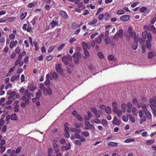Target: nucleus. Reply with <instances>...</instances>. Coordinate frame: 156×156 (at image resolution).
I'll return each mask as SVG.
<instances>
[{
  "instance_id": "obj_41",
  "label": "nucleus",
  "mask_w": 156,
  "mask_h": 156,
  "mask_svg": "<svg viewBox=\"0 0 156 156\" xmlns=\"http://www.w3.org/2000/svg\"><path fill=\"white\" fill-rule=\"evenodd\" d=\"M67 59L69 61H71L72 60V58L71 55H70L69 54H67L66 56Z\"/></svg>"
},
{
  "instance_id": "obj_62",
  "label": "nucleus",
  "mask_w": 156,
  "mask_h": 156,
  "mask_svg": "<svg viewBox=\"0 0 156 156\" xmlns=\"http://www.w3.org/2000/svg\"><path fill=\"white\" fill-rule=\"evenodd\" d=\"M141 107H142L143 109L145 110H146V111L147 110V107L146 105L145 104L142 103Z\"/></svg>"
},
{
  "instance_id": "obj_11",
  "label": "nucleus",
  "mask_w": 156,
  "mask_h": 156,
  "mask_svg": "<svg viewBox=\"0 0 156 156\" xmlns=\"http://www.w3.org/2000/svg\"><path fill=\"white\" fill-rule=\"evenodd\" d=\"M104 35L103 34H101L98 36V37L95 38L96 42L98 44H100L102 42L101 38L103 37Z\"/></svg>"
},
{
  "instance_id": "obj_19",
  "label": "nucleus",
  "mask_w": 156,
  "mask_h": 156,
  "mask_svg": "<svg viewBox=\"0 0 156 156\" xmlns=\"http://www.w3.org/2000/svg\"><path fill=\"white\" fill-rule=\"evenodd\" d=\"M42 92L41 91L39 90L36 93V98L37 100H39L41 96Z\"/></svg>"
},
{
  "instance_id": "obj_4",
  "label": "nucleus",
  "mask_w": 156,
  "mask_h": 156,
  "mask_svg": "<svg viewBox=\"0 0 156 156\" xmlns=\"http://www.w3.org/2000/svg\"><path fill=\"white\" fill-rule=\"evenodd\" d=\"M123 30L122 29H120L118 32L114 35V39L115 40H118L119 38H122L123 37Z\"/></svg>"
},
{
  "instance_id": "obj_57",
  "label": "nucleus",
  "mask_w": 156,
  "mask_h": 156,
  "mask_svg": "<svg viewBox=\"0 0 156 156\" xmlns=\"http://www.w3.org/2000/svg\"><path fill=\"white\" fill-rule=\"evenodd\" d=\"M5 41V37H1L0 39V42L1 43H4Z\"/></svg>"
},
{
  "instance_id": "obj_46",
  "label": "nucleus",
  "mask_w": 156,
  "mask_h": 156,
  "mask_svg": "<svg viewBox=\"0 0 156 156\" xmlns=\"http://www.w3.org/2000/svg\"><path fill=\"white\" fill-rule=\"evenodd\" d=\"M77 119L79 120L80 122H82L83 119L82 116L80 115H77L76 116Z\"/></svg>"
},
{
  "instance_id": "obj_45",
  "label": "nucleus",
  "mask_w": 156,
  "mask_h": 156,
  "mask_svg": "<svg viewBox=\"0 0 156 156\" xmlns=\"http://www.w3.org/2000/svg\"><path fill=\"white\" fill-rule=\"evenodd\" d=\"M67 125L68 123H65V124H64V131L65 132H68V131L69 129V128L68 127L66 126H67Z\"/></svg>"
},
{
  "instance_id": "obj_33",
  "label": "nucleus",
  "mask_w": 156,
  "mask_h": 156,
  "mask_svg": "<svg viewBox=\"0 0 156 156\" xmlns=\"http://www.w3.org/2000/svg\"><path fill=\"white\" fill-rule=\"evenodd\" d=\"M97 22V20L96 19H94L92 20L88 23L89 25L95 24Z\"/></svg>"
},
{
  "instance_id": "obj_13",
  "label": "nucleus",
  "mask_w": 156,
  "mask_h": 156,
  "mask_svg": "<svg viewBox=\"0 0 156 156\" xmlns=\"http://www.w3.org/2000/svg\"><path fill=\"white\" fill-rule=\"evenodd\" d=\"M142 36L143 37L144 39H146L147 38V39H148V37L149 36V35H151V36H152L151 34L150 33H147V32H143L142 33Z\"/></svg>"
},
{
  "instance_id": "obj_20",
  "label": "nucleus",
  "mask_w": 156,
  "mask_h": 156,
  "mask_svg": "<svg viewBox=\"0 0 156 156\" xmlns=\"http://www.w3.org/2000/svg\"><path fill=\"white\" fill-rule=\"evenodd\" d=\"M67 58L66 56H64L62 58V61L64 62L65 65H67L69 63V62L66 60Z\"/></svg>"
},
{
  "instance_id": "obj_52",
  "label": "nucleus",
  "mask_w": 156,
  "mask_h": 156,
  "mask_svg": "<svg viewBox=\"0 0 156 156\" xmlns=\"http://www.w3.org/2000/svg\"><path fill=\"white\" fill-rule=\"evenodd\" d=\"M130 115V118L129 119H130L131 122H133L134 123L135 122V119L134 117L133 116H131L130 115Z\"/></svg>"
},
{
  "instance_id": "obj_21",
  "label": "nucleus",
  "mask_w": 156,
  "mask_h": 156,
  "mask_svg": "<svg viewBox=\"0 0 156 156\" xmlns=\"http://www.w3.org/2000/svg\"><path fill=\"white\" fill-rule=\"evenodd\" d=\"M52 76L54 80H56L58 79V74L56 73L55 72H53L52 73Z\"/></svg>"
},
{
  "instance_id": "obj_42",
  "label": "nucleus",
  "mask_w": 156,
  "mask_h": 156,
  "mask_svg": "<svg viewBox=\"0 0 156 156\" xmlns=\"http://www.w3.org/2000/svg\"><path fill=\"white\" fill-rule=\"evenodd\" d=\"M65 43H63L61 44L59 46L58 48V51H60L62 48H63L65 46Z\"/></svg>"
},
{
  "instance_id": "obj_51",
  "label": "nucleus",
  "mask_w": 156,
  "mask_h": 156,
  "mask_svg": "<svg viewBox=\"0 0 156 156\" xmlns=\"http://www.w3.org/2000/svg\"><path fill=\"white\" fill-rule=\"evenodd\" d=\"M147 9L145 6H143L140 9V11L141 12H143Z\"/></svg>"
},
{
  "instance_id": "obj_54",
  "label": "nucleus",
  "mask_w": 156,
  "mask_h": 156,
  "mask_svg": "<svg viewBox=\"0 0 156 156\" xmlns=\"http://www.w3.org/2000/svg\"><path fill=\"white\" fill-rule=\"evenodd\" d=\"M122 119L125 122H127L128 119V118L126 115H123L122 117Z\"/></svg>"
},
{
  "instance_id": "obj_47",
  "label": "nucleus",
  "mask_w": 156,
  "mask_h": 156,
  "mask_svg": "<svg viewBox=\"0 0 156 156\" xmlns=\"http://www.w3.org/2000/svg\"><path fill=\"white\" fill-rule=\"evenodd\" d=\"M75 144L78 146H80L81 145L82 143L80 140H77L75 141Z\"/></svg>"
},
{
  "instance_id": "obj_36",
  "label": "nucleus",
  "mask_w": 156,
  "mask_h": 156,
  "mask_svg": "<svg viewBox=\"0 0 156 156\" xmlns=\"http://www.w3.org/2000/svg\"><path fill=\"white\" fill-rule=\"evenodd\" d=\"M88 117L85 118L87 120H89L92 117V114L91 113L90 111H88L87 112Z\"/></svg>"
},
{
  "instance_id": "obj_58",
  "label": "nucleus",
  "mask_w": 156,
  "mask_h": 156,
  "mask_svg": "<svg viewBox=\"0 0 156 156\" xmlns=\"http://www.w3.org/2000/svg\"><path fill=\"white\" fill-rule=\"evenodd\" d=\"M48 89L46 87H44L43 88V92L44 95L47 94Z\"/></svg>"
},
{
  "instance_id": "obj_34",
  "label": "nucleus",
  "mask_w": 156,
  "mask_h": 156,
  "mask_svg": "<svg viewBox=\"0 0 156 156\" xmlns=\"http://www.w3.org/2000/svg\"><path fill=\"white\" fill-rule=\"evenodd\" d=\"M121 107L122 108V112L124 113L125 112L126 108V105L125 103H123L121 105Z\"/></svg>"
},
{
  "instance_id": "obj_8",
  "label": "nucleus",
  "mask_w": 156,
  "mask_h": 156,
  "mask_svg": "<svg viewBox=\"0 0 156 156\" xmlns=\"http://www.w3.org/2000/svg\"><path fill=\"white\" fill-rule=\"evenodd\" d=\"M82 46L84 49H90V44H87L83 41L82 42Z\"/></svg>"
},
{
  "instance_id": "obj_40",
  "label": "nucleus",
  "mask_w": 156,
  "mask_h": 156,
  "mask_svg": "<svg viewBox=\"0 0 156 156\" xmlns=\"http://www.w3.org/2000/svg\"><path fill=\"white\" fill-rule=\"evenodd\" d=\"M71 148V145L70 143L67 144L65 146V149L66 150L68 151Z\"/></svg>"
},
{
  "instance_id": "obj_25",
  "label": "nucleus",
  "mask_w": 156,
  "mask_h": 156,
  "mask_svg": "<svg viewBox=\"0 0 156 156\" xmlns=\"http://www.w3.org/2000/svg\"><path fill=\"white\" fill-rule=\"evenodd\" d=\"M27 15V12H25L23 13H22L20 15V19L21 20H23L26 16Z\"/></svg>"
},
{
  "instance_id": "obj_14",
  "label": "nucleus",
  "mask_w": 156,
  "mask_h": 156,
  "mask_svg": "<svg viewBox=\"0 0 156 156\" xmlns=\"http://www.w3.org/2000/svg\"><path fill=\"white\" fill-rule=\"evenodd\" d=\"M50 25L51 26L52 28H53L55 26L58 25V22L57 21L52 20L50 23Z\"/></svg>"
},
{
  "instance_id": "obj_56",
  "label": "nucleus",
  "mask_w": 156,
  "mask_h": 156,
  "mask_svg": "<svg viewBox=\"0 0 156 156\" xmlns=\"http://www.w3.org/2000/svg\"><path fill=\"white\" fill-rule=\"evenodd\" d=\"M132 102L133 105H136L138 103V101L136 98H133L132 100Z\"/></svg>"
},
{
  "instance_id": "obj_10",
  "label": "nucleus",
  "mask_w": 156,
  "mask_h": 156,
  "mask_svg": "<svg viewBox=\"0 0 156 156\" xmlns=\"http://www.w3.org/2000/svg\"><path fill=\"white\" fill-rule=\"evenodd\" d=\"M18 43V41L17 40L15 41H12L10 44L9 47L11 48H13L14 47L16 46Z\"/></svg>"
},
{
  "instance_id": "obj_7",
  "label": "nucleus",
  "mask_w": 156,
  "mask_h": 156,
  "mask_svg": "<svg viewBox=\"0 0 156 156\" xmlns=\"http://www.w3.org/2000/svg\"><path fill=\"white\" fill-rule=\"evenodd\" d=\"M148 37V39H147L146 41V45L147 48L149 49H150L151 48V42L152 41V36L149 35Z\"/></svg>"
},
{
  "instance_id": "obj_38",
  "label": "nucleus",
  "mask_w": 156,
  "mask_h": 156,
  "mask_svg": "<svg viewBox=\"0 0 156 156\" xmlns=\"http://www.w3.org/2000/svg\"><path fill=\"white\" fill-rule=\"evenodd\" d=\"M57 72L61 75H62L63 73V70L61 68L56 69Z\"/></svg>"
},
{
  "instance_id": "obj_6",
  "label": "nucleus",
  "mask_w": 156,
  "mask_h": 156,
  "mask_svg": "<svg viewBox=\"0 0 156 156\" xmlns=\"http://www.w3.org/2000/svg\"><path fill=\"white\" fill-rule=\"evenodd\" d=\"M84 124L86 126L85 129H86L88 130L90 129L91 130H94L95 129V128L94 125L92 124H90V122L89 121H85Z\"/></svg>"
},
{
  "instance_id": "obj_28",
  "label": "nucleus",
  "mask_w": 156,
  "mask_h": 156,
  "mask_svg": "<svg viewBox=\"0 0 156 156\" xmlns=\"http://www.w3.org/2000/svg\"><path fill=\"white\" fill-rule=\"evenodd\" d=\"M0 148L1 149V150L0 151L1 153H3L5 150V147L3 146L1 144H0Z\"/></svg>"
},
{
  "instance_id": "obj_43",
  "label": "nucleus",
  "mask_w": 156,
  "mask_h": 156,
  "mask_svg": "<svg viewBox=\"0 0 156 156\" xmlns=\"http://www.w3.org/2000/svg\"><path fill=\"white\" fill-rule=\"evenodd\" d=\"M101 122L103 126H106L108 124L107 121L105 119H102Z\"/></svg>"
},
{
  "instance_id": "obj_17",
  "label": "nucleus",
  "mask_w": 156,
  "mask_h": 156,
  "mask_svg": "<svg viewBox=\"0 0 156 156\" xmlns=\"http://www.w3.org/2000/svg\"><path fill=\"white\" fill-rule=\"evenodd\" d=\"M20 75L18 74L17 75L13 76L10 79V81L12 82H14L15 80H17L19 78Z\"/></svg>"
},
{
  "instance_id": "obj_15",
  "label": "nucleus",
  "mask_w": 156,
  "mask_h": 156,
  "mask_svg": "<svg viewBox=\"0 0 156 156\" xmlns=\"http://www.w3.org/2000/svg\"><path fill=\"white\" fill-rule=\"evenodd\" d=\"M112 123L114 125H119L120 124V122L119 120H118L116 117H115L113 120Z\"/></svg>"
},
{
  "instance_id": "obj_5",
  "label": "nucleus",
  "mask_w": 156,
  "mask_h": 156,
  "mask_svg": "<svg viewBox=\"0 0 156 156\" xmlns=\"http://www.w3.org/2000/svg\"><path fill=\"white\" fill-rule=\"evenodd\" d=\"M28 24H24L22 28L24 30H26L28 32L30 33L32 30V28L30 26V24L27 21Z\"/></svg>"
},
{
  "instance_id": "obj_29",
  "label": "nucleus",
  "mask_w": 156,
  "mask_h": 156,
  "mask_svg": "<svg viewBox=\"0 0 156 156\" xmlns=\"http://www.w3.org/2000/svg\"><path fill=\"white\" fill-rule=\"evenodd\" d=\"M118 145L117 143H116L113 142H110L108 144V146H117Z\"/></svg>"
},
{
  "instance_id": "obj_9",
  "label": "nucleus",
  "mask_w": 156,
  "mask_h": 156,
  "mask_svg": "<svg viewBox=\"0 0 156 156\" xmlns=\"http://www.w3.org/2000/svg\"><path fill=\"white\" fill-rule=\"evenodd\" d=\"M130 16L129 15H124L120 17L121 20L122 21H127L130 18Z\"/></svg>"
},
{
  "instance_id": "obj_18",
  "label": "nucleus",
  "mask_w": 156,
  "mask_h": 156,
  "mask_svg": "<svg viewBox=\"0 0 156 156\" xmlns=\"http://www.w3.org/2000/svg\"><path fill=\"white\" fill-rule=\"evenodd\" d=\"M145 114L146 116L148 119H151V115L149 111L146 110V111H145Z\"/></svg>"
},
{
  "instance_id": "obj_26",
  "label": "nucleus",
  "mask_w": 156,
  "mask_h": 156,
  "mask_svg": "<svg viewBox=\"0 0 156 156\" xmlns=\"http://www.w3.org/2000/svg\"><path fill=\"white\" fill-rule=\"evenodd\" d=\"M138 47V43L136 42H134L133 45L132 46L133 49L134 50H136L137 48Z\"/></svg>"
},
{
  "instance_id": "obj_49",
  "label": "nucleus",
  "mask_w": 156,
  "mask_h": 156,
  "mask_svg": "<svg viewBox=\"0 0 156 156\" xmlns=\"http://www.w3.org/2000/svg\"><path fill=\"white\" fill-rule=\"evenodd\" d=\"M9 39L10 40H13L15 38V35L14 34H11L9 36Z\"/></svg>"
},
{
  "instance_id": "obj_59",
  "label": "nucleus",
  "mask_w": 156,
  "mask_h": 156,
  "mask_svg": "<svg viewBox=\"0 0 156 156\" xmlns=\"http://www.w3.org/2000/svg\"><path fill=\"white\" fill-rule=\"evenodd\" d=\"M117 114L118 116L120 117L122 115V112L121 110H118V111L116 112V113Z\"/></svg>"
},
{
  "instance_id": "obj_24",
  "label": "nucleus",
  "mask_w": 156,
  "mask_h": 156,
  "mask_svg": "<svg viewBox=\"0 0 156 156\" xmlns=\"http://www.w3.org/2000/svg\"><path fill=\"white\" fill-rule=\"evenodd\" d=\"M71 27L73 30H76L77 28V24L75 22L72 23Z\"/></svg>"
},
{
  "instance_id": "obj_27",
  "label": "nucleus",
  "mask_w": 156,
  "mask_h": 156,
  "mask_svg": "<svg viewBox=\"0 0 156 156\" xmlns=\"http://www.w3.org/2000/svg\"><path fill=\"white\" fill-rule=\"evenodd\" d=\"M154 142V140H148L146 142V144L147 145H150L153 144Z\"/></svg>"
},
{
  "instance_id": "obj_32",
  "label": "nucleus",
  "mask_w": 156,
  "mask_h": 156,
  "mask_svg": "<svg viewBox=\"0 0 156 156\" xmlns=\"http://www.w3.org/2000/svg\"><path fill=\"white\" fill-rule=\"evenodd\" d=\"M83 52L86 57H88L89 56V53L87 49H83Z\"/></svg>"
},
{
  "instance_id": "obj_35",
  "label": "nucleus",
  "mask_w": 156,
  "mask_h": 156,
  "mask_svg": "<svg viewBox=\"0 0 156 156\" xmlns=\"http://www.w3.org/2000/svg\"><path fill=\"white\" fill-rule=\"evenodd\" d=\"M98 56L100 59H102L104 58L103 54L101 52H99L98 53Z\"/></svg>"
},
{
  "instance_id": "obj_22",
  "label": "nucleus",
  "mask_w": 156,
  "mask_h": 156,
  "mask_svg": "<svg viewBox=\"0 0 156 156\" xmlns=\"http://www.w3.org/2000/svg\"><path fill=\"white\" fill-rule=\"evenodd\" d=\"M10 119L12 120H17V118L16 114L14 113L12 114L11 116Z\"/></svg>"
},
{
  "instance_id": "obj_2",
  "label": "nucleus",
  "mask_w": 156,
  "mask_h": 156,
  "mask_svg": "<svg viewBox=\"0 0 156 156\" xmlns=\"http://www.w3.org/2000/svg\"><path fill=\"white\" fill-rule=\"evenodd\" d=\"M139 117H140L139 122L140 124H142L143 122L145 121L146 120V117L144 115L145 111L144 110H139L138 112Z\"/></svg>"
},
{
  "instance_id": "obj_1",
  "label": "nucleus",
  "mask_w": 156,
  "mask_h": 156,
  "mask_svg": "<svg viewBox=\"0 0 156 156\" xmlns=\"http://www.w3.org/2000/svg\"><path fill=\"white\" fill-rule=\"evenodd\" d=\"M73 57L74 63L76 64H78L79 63V60L81 58V54L80 52H76L73 54Z\"/></svg>"
},
{
  "instance_id": "obj_63",
  "label": "nucleus",
  "mask_w": 156,
  "mask_h": 156,
  "mask_svg": "<svg viewBox=\"0 0 156 156\" xmlns=\"http://www.w3.org/2000/svg\"><path fill=\"white\" fill-rule=\"evenodd\" d=\"M93 121L94 122L96 123H97V124H99L101 122V121L100 119H94V120H93Z\"/></svg>"
},
{
  "instance_id": "obj_30",
  "label": "nucleus",
  "mask_w": 156,
  "mask_h": 156,
  "mask_svg": "<svg viewBox=\"0 0 156 156\" xmlns=\"http://www.w3.org/2000/svg\"><path fill=\"white\" fill-rule=\"evenodd\" d=\"M19 106L18 105H15L14 110V112H19Z\"/></svg>"
},
{
  "instance_id": "obj_12",
  "label": "nucleus",
  "mask_w": 156,
  "mask_h": 156,
  "mask_svg": "<svg viewBox=\"0 0 156 156\" xmlns=\"http://www.w3.org/2000/svg\"><path fill=\"white\" fill-rule=\"evenodd\" d=\"M60 15L62 16V17L65 19H67L68 18V15L66 12L64 11H61L59 12Z\"/></svg>"
},
{
  "instance_id": "obj_53",
  "label": "nucleus",
  "mask_w": 156,
  "mask_h": 156,
  "mask_svg": "<svg viewBox=\"0 0 156 156\" xmlns=\"http://www.w3.org/2000/svg\"><path fill=\"white\" fill-rule=\"evenodd\" d=\"M129 37L130 38H132L133 37L135 36L136 35V33L134 31H133L131 33H129Z\"/></svg>"
},
{
  "instance_id": "obj_44",
  "label": "nucleus",
  "mask_w": 156,
  "mask_h": 156,
  "mask_svg": "<svg viewBox=\"0 0 156 156\" xmlns=\"http://www.w3.org/2000/svg\"><path fill=\"white\" fill-rule=\"evenodd\" d=\"M124 12H125L123 10L120 9L117 11V14L118 15H120L123 14Z\"/></svg>"
},
{
  "instance_id": "obj_64",
  "label": "nucleus",
  "mask_w": 156,
  "mask_h": 156,
  "mask_svg": "<svg viewBox=\"0 0 156 156\" xmlns=\"http://www.w3.org/2000/svg\"><path fill=\"white\" fill-rule=\"evenodd\" d=\"M151 31L154 32V33H155L156 32V29L155 28V27H154L153 26V25H152L151 26Z\"/></svg>"
},
{
  "instance_id": "obj_39",
  "label": "nucleus",
  "mask_w": 156,
  "mask_h": 156,
  "mask_svg": "<svg viewBox=\"0 0 156 156\" xmlns=\"http://www.w3.org/2000/svg\"><path fill=\"white\" fill-rule=\"evenodd\" d=\"M135 140L134 139H127L124 141V142L126 143H128L130 142H133Z\"/></svg>"
},
{
  "instance_id": "obj_3",
  "label": "nucleus",
  "mask_w": 156,
  "mask_h": 156,
  "mask_svg": "<svg viewBox=\"0 0 156 156\" xmlns=\"http://www.w3.org/2000/svg\"><path fill=\"white\" fill-rule=\"evenodd\" d=\"M149 102L150 104V107L151 109L156 108V97L150 98L149 100Z\"/></svg>"
},
{
  "instance_id": "obj_23",
  "label": "nucleus",
  "mask_w": 156,
  "mask_h": 156,
  "mask_svg": "<svg viewBox=\"0 0 156 156\" xmlns=\"http://www.w3.org/2000/svg\"><path fill=\"white\" fill-rule=\"evenodd\" d=\"M105 112L107 114H110L111 112V109L108 106L106 107L105 109Z\"/></svg>"
},
{
  "instance_id": "obj_37",
  "label": "nucleus",
  "mask_w": 156,
  "mask_h": 156,
  "mask_svg": "<svg viewBox=\"0 0 156 156\" xmlns=\"http://www.w3.org/2000/svg\"><path fill=\"white\" fill-rule=\"evenodd\" d=\"M90 111L92 112L95 115L97 114V110L96 108H90Z\"/></svg>"
},
{
  "instance_id": "obj_60",
  "label": "nucleus",
  "mask_w": 156,
  "mask_h": 156,
  "mask_svg": "<svg viewBox=\"0 0 156 156\" xmlns=\"http://www.w3.org/2000/svg\"><path fill=\"white\" fill-rule=\"evenodd\" d=\"M132 111L133 114L134 115H135L136 114V111H137L136 108L135 107H133L132 108Z\"/></svg>"
},
{
  "instance_id": "obj_48",
  "label": "nucleus",
  "mask_w": 156,
  "mask_h": 156,
  "mask_svg": "<svg viewBox=\"0 0 156 156\" xmlns=\"http://www.w3.org/2000/svg\"><path fill=\"white\" fill-rule=\"evenodd\" d=\"M27 98L28 99H30L31 97H33V94L31 93H29L27 94Z\"/></svg>"
},
{
  "instance_id": "obj_55",
  "label": "nucleus",
  "mask_w": 156,
  "mask_h": 156,
  "mask_svg": "<svg viewBox=\"0 0 156 156\" xmlns=\"http://www.w3.org/2000/svg\"><path fill=\"white\" fill-rule=\"evenodd\" d=\"M108 58V60L110 61H113L114 59V56L111 55H109Z\"/></svg>"
},
{
  "instance_id": "obj_61",
  "label": "nucleus",
  "mask_w": 156,
  "mask_h": 156,
  "mask_svg": "<svg viewBox=\"0 0 156 156\" xmlns=\"http://www.w3.org/2000/svg\"><path fill=\"white\" fill-rule=\"evenodd\" d=\"M60 143L62 144H64L66 143L65 140L63 138H61L59 140Z\"/></svg>"
},
{
  "instance_id": "obj_50",
  "label": "nucleus",
  "mask_w": 156,
  "mask_h": 156,
  "mask_svg": "<svg viewBox=\"0 0 156 156\" xmlns=\"http://www.w3.org/2000/svg\"><path fill=\"white\" fill-rule=\"evenodd\" d=\"M153 56V54L152 52H149L148 54V58L149 59H151Z\"/></svg>"
},
{
  "instance_id": "obj_16",
  "label": "nucleus",
  "mask_w": 156,
  "mask_h": 156,
  "mask_svg": "<svg viewBox=\"0 0 156 156\" xmlns=\"http://www.w3.org/2000/svg\"><path fill=\"white\" fill-rule=\"evenodd\" d=\"M54 150L55 152H59V146L56 143H54L53 145Z\"/></svg>"
},
{
  "instance_id": "obj_31",
  "label": "nucleus",
  "mask_w": 156,
  "mask_h": 156,
  "mask_svg": "<svg viewBox=\"0 0 156 156\" xmlns=\"http://www.w3.org/2000/svg\"><path fill=\"white\" fill-rule=\"evenodd\" d=\"M81 134L86 137H87L89 136V133L87 131H83L82 132Z\"/></svg>"
}]
</instances>
